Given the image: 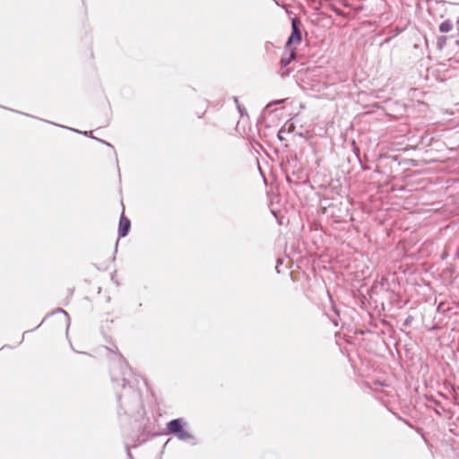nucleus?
I'll use <instances>...</instances> for the list:
<instances>
[{
  "label": "nucleus",
  "mask_w": 459,
  "mask_h": 459,
  "mask_svg": "<svg viewBox=\"0 0 459 459\" xmlns=\"http://www.w3.org/2000/svg\"><path fill=\"white\" fill-rule=\"evenodd\" d=\"M109 369L111 383L117 392L119 420L126 422L133 419L136 423L141 420L137 433L130 437L136 447L156 435L151 420L144 417L142 394L137 387L139 379L121 354L110 362Z\"/></svg>",
  "instance_id": "1"
},
{
  "label": "nucleus",
  "mask_w": 459,
  "mask_h": 459,
  "mask_svg": "<svg viewBox=\"0 0 459 459\" xmlns=\"http://www.w3.org/2000/svg\"><path fill=\"white\" fill-rule=\"evenodd\" d=\"M187 422L183 418H177L169 420L167 425V433L177 437L178 439L189 443L192 446L197 444L195 437L187 431Z\"/></svg>",
  "instance_id": "2"
},
{
  "label": "nucleus",
  "mask_w": 459,
  "mask_h": 459,
  "mask_svg": "<svg viewBox=\"0 0 459 459\" xmlns=\"http://www.w3.org/2000/svg\"><path fill=\"white\" fill-rule=\"evenodd\" d=\"M302 41L301 22L297 18L291 19V33L286 42V48L292 44H299Z\"/></svg>",
  "instance_id": "3"
},
{
  "label": "nucleus",
  "mask_w": 459,
  "mask_h": 459,
  "mask_svg": "<svg viewBox=\"0 0 459 459\" xmlns=\"http://www.w3.org/2000/svg\"><path fill=\"white\" fill-rule=\"evenodd\" d=\"M298 163H299V160H298L297 155L293 154V155L288 157L287 164L281 165L282 169L285 173L286 181L289 184L294 183V180L292 179V176L290 174V167L296 168L298 166ZM295 184H297V183L295 182Z\"/></svg>",
  "instance_id": "4"
},
{
  "label": "nucleus",
  "mask_w": 459,
  "mask_h": 459,
  "mask_svg": "<svg viewBox=\"0 0 459 459\" xmlns=\"http://www.w3.org/2000/svg\"><path fill=\"white\" fill-rule=\"evenodd\" d=\"M131 229V221L122 212L118 224V237L125 238L128 235Z\"/></svg>",
  "instance_id": "5"
},
{
  "label": "nucleus",
  "mask_w": 459,
  "mask_h": 459,
  "mask_svg": "<svg viewBox=\"0 0 459 459\" xmlns=\"http://www.w3.org/2000/svg\"><path fill=\"white\" fill-rule=\"evenodd\" d=\"M295 57H296L295 49L286 48L281 56V61H280L281 70L286 68L295 59Z\"/></svg>",
  "instance_id": "6"
},
{
  "label": "nucleus",
  "mask_w": 459,
  "mask_h": 459,
  "mask_svg": "<svg viewBox=\"0 0 459 459\" xmlns=\"http://www.w3.org/2000/svg\"><path fill=\"white\" fill-rule=\"evenodd\" d=\"M70 129H71V131H74V132H75V133H78V134H83V135H85V136H89V137H91V138H92V139H94V140H97L98 142H100V143H102V144H105V145H107V146H109V147H111V148H114L112 144H110L109 143L106 142L105 140L99 139V138H97V137L93 136L91 132H88V131H80V130H78V129H74V128H70Z\"/></svg>",
  "instance_id": "7"
},
{
  "label": "nucleus",
  "mask_w": 459,
  "mask_h": 459,
  "mask_svg": "<svg viewBox=\"0 0 459 459\" xmlns=\"http://www.w3.org/2000/svg\"><path fill=\"white\" fill-rule=\"evenodd\" d=\"M454 24L451 20L446 19L439 24L438 30L441 33H447L452 30Z\"/></svg>",
  "instance_id": "8"
},
{
  "label": "nucleus",
  "mask_w": 459,
  "mask_h": 459,
  "mask_svg": "<svg viewBox=\"0 0 459 459\" xmlns=\"http://www.w3.org/2000/svg\"><path fill=\"white\" fill-rule=\"evenodd\" d=\"M354 153H355V155H356V157H357V159H358V160H359V162L360 164L361 169L364 170V171L369 170L370 168L368 166L364 165L362 163L360 156H359V149L357 146L354 147Z\"/></svg>",
  "instance_id": "9"
},
{
  "label": "nucleus",
  "mask_w": 459,
  "mask_h": 459,
  "mask_svg": "<svg viewBox=\"0 0 459 459\" xmlns=\"http://www.w3.org/2000/svg\"><path fill=\"white\" fill-rule=\"evenodd\" d=\"M332 310L335 314V317L331 318V321L333 323L335 326H337V318H340V311L334 304L332 305Z\"/></svg>",
  "instance_id": "10"
},
{
  "label": "nucleus",
  "mask_w": 459,
  "mask_h": 459,
  "mask_svg": "<svg viewBox=\"0 0 459 459\" xmlns=\"http://www.w3.org/2000/svg\"><path fill=\"white\" fill-rule=\"evenodd\" d=\"M453 402L455 405H459V387H452Z\"/></svg>",
  "instance_id": "11"
},
{
  "label": "nucleus",
  "mask_w": 459,
  "mask_h": 459,
  "mask_svg": "<svg viewBox=\"0 0 459 459\" xmlns=\"http://www.w3.org/2000/svg\"><path fill=\"white\" fill-rule=\"evenodd\" d=\"M446 37L440 36L437 38V48L441 50L446 46Z\"/></svg>",
  "instance_id": "12"
},
{
  "label": "nucleus",
  "mask_w": 459,
  "mask_h": 459,
  "mask_svg": "<svg viewBox=\"0 0 459 459\" xmlns=\"http://www.w3.org/2000/svg\"><path fill=\"white\" fill-rule=\"evenodd\" d=\"M290 174L292 177H296L297 179L302 178L303 171L301 169H296V168L290 167Z\"/></svg>",
  "instance_id": "13"
},
{
  "label": "nucleus",
  "mask_w": 459,
  "mask_h": 459,
  "mask_svg": "<svg viewBox=\"0 0 459 459\" xmlns=\"http://www.w3.org/2000/svg\"><path fill=\"white\" fill-rule=\"evenodd\" d=\"M54 313H61V314L65 315V316L66 318L67 328H68L69 325H70V316H69L68 313L65 310H64L63 308H60V307L56 308L55 311L52 312V314H54Z\"/></svg>",
  "instance_id": "14"
},
{
  "label": "nucleus",
  "mask_w": 459,
  "mask_h": 459,
  "mask_svg": "<svg viewBox=\"0 0 459 459\" xmlns=\"http://www.w3.org/2000/svg\"><path fill=\"white\" fill-rule=\"evenodd\" d=\"M125 447H126V456H127V459H134L131 451H130V446H129V443L127 441L125 442Z\"/></svg>",
  "instance_id": "15"
},
{
  "label": "nucleus",
  "mask_w": 459,
  "mask_h": 459,
  "mask_svg": "<svg viewBox=\"0 0 459 459\" xmlns=\"http://www.w3.org/2000/svg\"><path fill=\"white\" fill-rule=\"evenodd\" d=\"M413 316L409 315L403 321V325L405 327L411 326V322L413 321Z\"/></svg>",
  "instance_id": "16"
},
{
  "label": "nucleus",
  "mask_w": 459,
  "mask_h": 459,
  "mask_svg": "<svg viewBox=\"0 0 459 459\" xmlns=\"http://www.w3.org/2000/svg\"><path fill=\"white\" fill-rule=\"evenodd\" d=\"M276 263H277L276 266H275L276 273H281L280 267H281V264H283V260L281 258H278Z\"/></svg>",
  "instance_id": "17"
},
{
  "label": "nucleus",
  "mask_w": 459,
  "mask_h": 459,
  "mask_svg": "<svg viewBox=\"0 0 459 459\" xmlns=\"http://www.w3.org/2000/svg\"><path fill=\"white\" fill-rule=\"evenodd\" d=\"M237 108L242 117L244 115V113L246 112V108L243 106H238Z\"/></svg>",
  "instance_id": "18"
},
{
  "label": "nucleus",
  "mask_w": 459,
  "mask_h": 459,
  "mask_svg": "<svg viewBox=\"0 0 459 459\" xmlns=\"http://www.w3.org/2000/svg\"><path fill=\"white\" fill-rule=\"evenodd\" d=\"M282 102H283V100H276V101L271 102V103L268 105V107H271V106H273V105H274V104H280V103H282Z\"/></svg>",
  "instance_id": "19"
},
{
  "label": "nucleus",
  "mask_w": 459,
  "mask_h": 459,
  "mask_svg": "<svg viewBox=\"0 0 459 459\" xmlns=\"http://www.w3.org/2000/svg\"><path fill=\"white\" fill-rule=\"evenodd\" d=\"M49 315H47L44 319L41 321L40 324H39V325L35 328V329H38L39 326H41V325L44 323V321L48 317Z\"/></svg>",
  "instance_id": "20"
},
{
  "label": "nucleus",
  "mask_w": 459,
  "mask_h": 459,
  "mask_svg": "<svg viewBox=\"0 0 459 459\" xmlns=\"http://www.w3.org/2000/svg\"><path fill=\"white\" fill-rule=\"evenodd\" d=\"M48 124H51V121H48ZM52 125H55V126H60V125H57V124H55V123H52ZM61 127L67 128V129L71 130V129H70L71 127H67V126H61Z\"/></svg>",
  "instance_id": "21"
},
{
  "label": "nucleus",
  "mask_w": 459,
  "mask_h": 459,
  "mask_svg": "<svg viewBox=\"0 0 459 459\" xmlns=\"http://www.w3.org/2000/svg\"><path fill=\"white\" fill-rule=\"evenodd\" d=\"M31 331H32V330H30V332H31ZM30 333V331H25V332L22 333V341L20 342V343L23 341V339H24V335H25L26 333Z\"/></svg>",
  "instance_id": "22"
},
{
  "label": "nucleus",
  "mask_w": 459,
  "mask_h": 459,
  "mask_svg": "<svg viewBox=\"0 0 459 459\" xmlns=\"http://www.w3.org/2000/svg\"><path fill=\"white\" fill-rule=\"evenodd\" d=\"M233 100H234V103H235V104H236V103H238V97H233Z\"/></svg>",
  "instance_id": "23"
},
{
  "label": "nucleus",
  "mask_w": 459,
  "mask_h": 459,
  "mask_svg": "<svg viewBox=\"0 0 459 459\" xmlns=\"http://www.w3.org/2000/svg\"><path fill=\"white\" fill-rule=\"evenodd\" d=\"M288 74H289V72H287V73L282 72V73H281V76H286V75H288Z\"/></svg>",
  "instance_id": "24"
},
{
  "label": "nucleus",
  "mask_w": 459,
  "mask_h": 459,
  "mask_svg": "<svg viewBox=\"0 0 459 459\" xmlns=\"http://www.w3.org/2000/svg\"><path fill=\"white\" fill-rule=\"evenodd\" d=\"M375 172L379 173V172H380V170H379L378 169H375Z\"/></svg>",
  "instance_id": "25"
},
{
  "label": "nucleus",
  "mask_w": 459,
  "mask_h": 459,
  "mask_svg": "<svg viewBox=\"0 0 459 459\" xmlns=\"http://www.w3.org/2000/svg\"><path fill=\"white\" fill-rule=\"evenodd\" d=\"M238 106H241L239 102L236 103V107L238 108Z\"/></svg>",
  "instance_id": "26"
}]
</instances>
